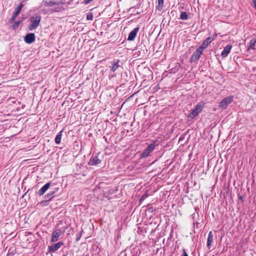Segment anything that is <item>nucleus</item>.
Wrapping results in <instances>:
<instances>
[{"label":"nucleus","mask_w":256,"mask_h":256,"mask_svg":"<svg viewBox=\"0 0 256 256\" xmlns=\"http://www.w3.org/2000/svg\"><path fill=\"white\" fill-rule=\"evenodd\" d=\"M204 104L205 103L204 102H200L197 104L194 108L190 111L188 116L191 119L196 118L202 110Z\"/></svg>","instance_id":"f257e3e1"},{"label":"nucleus","mask_w":256,"mask_h":256,"mask_svg":"<svg viewBox=\"0 0 256 256\" xmlns=\"http://www.w3.org/2000/svg\"><path fill=\"white\" fill-rule=\"evenodd\" d=\"M234 96H230L223 98L219 103L218 108L222 110L226 109L229 104L234 101Z\"/></svg>","instance_id":"f03ea898"},{"label":"nucleus","mask_w":256,"mask_h":256,"mask_svg":"<svg viewBox=\"0 0 256 256\" xmlns=\"http://www.w3.org/2000/svg\"><path fill=\"white\" fill-rule=\"evenodd\" d=\"M40 17H30L28 20L30 24L28 26L29 30L32 31L36 30L40 24Z\"/></svg>","instance_id":"7ed1b4c3"},{"label":"nucleus","mask_w":256,"mask_h":256,"mask_svg":"<svg viewBox=\"0 0 256 256\" xmlns=\"http://www.w3.org/2000/svg\"><path fill=\"white\" fill-rule=\"evenodd\" d=\"M102 162V159L98 158L97 154H92L91 156L88 164L90 166H95L100 164Z\"/></svg>","instance_id":"20e7f679"},{"label":"nucleus","mask_w":256,"mask_h":256,"mask_svg":"<svg viewBox=\"0 0 256 256\" xmlns=\"http://www.w3.org/2000/svg\"><path fill=\"white\" fill-rule=\"evenodd\" d=\"M202 52L203 51L198 48L190 56V62H193L198 60Z\"/></svg>","instance_id":"39448f33"},{"label":"nucleus","mask_w":256,"mask_h":256,"mask_svg":"<svg viewBox=\"0 0 256 256\" xmlns=\"http://www.w3.org/2000/svg\"><path fill=\"white\" fill-rule=\"evenodd\" d=\"M64 244V242H59L56 244H52L50 246H48V252L54 253L58 250L62 245Z\"/></svg>","instance_id":"423d86ee"},{"label":"nucleus","mask_w":256,"mask_h":256,"mask_svg":"<svg viewBox=\"0 0 256 256\" xmlns=\"http://www.w3.org/2000/svg\"><path fill=\"white\" fill-rule=\"evenodd\" d=\"M36 36L34 33H28L24 37V42L28 44H30L35 41Z\"/></svg>","instance_id":"0eeeda50"},{"label":"nucleus","mask_w":256,"mask_h":256,"mask_svg":"<svg viewBox=\"0 0 256 256\" xmlns=\"http://www.w3.org/2000/svg\"><path fill=\"white\" fill-rule=\"evenodd\" d=\"M62 234V232L60 229H56L54 230L52 234L51 242H56L58 241Z\"/></svg>","instance_id":"6e6552de"},{"label":"nucleus","mask_w":256,"mask_h":256,"mask_svg":"<svg viewBox=\"0 0 256 256\" xmlns=\"http://www.w3.org/2000/svg\"><path fill=\"white\" fill-rule=\"evenodd\" d=\"M232 48V45L230 44H227L221 53L222 56L224 58L226 57L230 53Z\"/></svg>","instance_id":"1a4fd4ad"},{"label":"nucleus","mask_w":256,"mask_h":256,"mask_svg":"<svg viewBox=\"0 0 256 256\" xmlns=\"http://www.w3.org/2000/svg\"><path fill=\"white\" fill-rule=\"evenodd\" d=\"M51 185L50 182H48L46 184L41 188L39 190L37 194L38 196H42L50 188Z\"/></svg>","instance_id":"9d476101"},{"label":"nucleus","mask_w":256,"mask_h":256,"mask_svg":"<svg viewBox=\"0 0 256 256\" xmlns=\"http://www.w3.org/2000/svg\"><path fill=\"white\" fill-rule=\"evenodd\" d=\"M139 30V27L137 26L136 27L134 30H132L130 32V33L128 40L130 41H132L134 40Z\"/></svg>","instance_id":"9b49d317"},{"label":"nucleus","mask_w":256,"mask_h":256,"mask_svg":"<svg viewBox=\"0 0 256 256\" xmlns=\"http://www.w3.org/2000/svg\"><path fill=\"white\" fill-rule=\"evenodd\" d=\"M211 42L210 37L207 38L203 41L202 44L198 46V48L204 51Z\"/></svg>","instance_id":"f8f14e48"},{"label":"nucleus","mask_w":256,"mask_h":256,"mask_svg":"<svg viewBox=\"0 0 256 256\" xmlns=\"http://www.w3.org/2000/svg\"><path fill=\"white\" fill-rule=\"evenodd\" d=\"M58 188H56L54 190L50 191L44 196V198L46 200H50L53 198L54 197L56 193L58 191Z\"/></svg>","instance_id":"ddd939ff"},{"label":"nucleus","mask_w":256,"mask_h":256,"mask_svg":"<svg viewBox=\"0 0 256 256\" xmlns=\"http://www.w3.org/2000/svg\"><path fill=\"white\" fill-rule=\"evenodd\" d=\"M213 237H214V236H213L212 232V231L210 232L208 234V238L207 239V244H206L207 247L208 248H210L212 245V243L213 242Z\"/></svg>","instance_id":"4468645a"},{"label":"nucleus","mask_w":256,"mask_h":256,"mask_svg":"<svg viewBox=\"0 0 256 256\" xmlns=\"http://www.w3.org/2000/svg\"><path fill=\"white\" fill-rule=\"evenodd\" d=\"M256 44V38H252L250 40V42L248 44L247 52H248L250 49L254 50Z\"/></svg>","instance_id":"2eb2a0df"},{"label":"nucleus","mask_w":256,"mask_h":256,"mask_svg":"<svg viewBox=\"0 0 256 256\" xmlns=\"http://www.w3.org/2000/svg\"><path fill=\"white\" fill-rule=\"evenodd\" d=\"M23 7V4L22 3H20L18 6L15 8L14 11L13 13V16H17L21 11L22 8Z\"/></svg>","instance_id":"dca6fc26"},{"label":"nucleus","mask_w":256,"mask_h":256,"mask_svg":"<svg viewBox=\"0 0 256 256\" xmlns=\"http://www.w3.org/2000/svg\"><path fill=\"white\" fill-rule=\"evenodd\" d=\"M120 66L118 64V61L114 62L112 64V66H110V70H111L110 73L112 72H116Z\"/></svg>","instance_id":"f3484780"},{"label":"nucleus","mask_w":256,"mask_h":256,"mask_svg":"<svg viewBox=\"0 0 256 256\" xmlns=\"http://www.w3.org/2000/svg\"><path fill=\"white\" fill-rule=\"evenodd\" d=\"M63 132V130H62L56 136L55 138V142L56 144H60L61 142V139L62 137V133Z\"/></svg>","instance_id":"a211bd4d"},{"label":"nucleus","mask_w":256,"mask_h":256,"mask_svg":"<svg viewBox=\"0 0 256 256\" xmlns=\"http://www.w3.org/2000/svg\"><path fill=\"white\" fill-rule=\"evenodd\" d=\"M181 68V64L180 63L177 62L176 63L175 66L172 68L170 70L171 73H176V72H178L180 68Z\"/></svg>","instance_id":"6ab92c4d"},{"label":"nucleus","mask_w":256,"mask_h":256,"mask_svg":"<svg viewBox=\"0 0 256 256\" xmlns=\"http://www.w3.org/2000/svg\"><path fill=\"white\" fill-rule=\"evenodd\" d=\"M64 10V8L63 7V4H56L54 6V10L57 12H62Z\"/></svg>","instance_id":"aec40b11"},{"label":"nucleus","mask_w":256,"mask_h":256,"mask_svg":"<svg viewBox=\"0 0 256 256\" xmlns=\"http://www.w3.org/2000/svg\"><path fill=\"white\" fill-rule=\"evenodd\" d=\"M22 22V20H18L15 22L14 24L11 26V28L13 30H16L19 26L20 24Z\"/></svg>","instance_id":"412c9836"},{"label":"nucleus","mask_w":256,"mask_h":256,"mask_svg":"<svg viewBox=\"0 0 256 256\" xmlns=\"http://www.w3.org/2000/svg\"><path fill=\"white\" fill-rule=\"evenodd\" d=\"M150 150H148V148H146V150H144V152L142 153L141 154V157L142 158H146L148 156V155L150 154Z\"/></svg>","instance_id":"4be33fe9"},{"label":"nucleus","mask_w":256,"mask_h":256,"mask_svg":"<svg viewBox=\"0 0 256 256\" xmlns=\"http://www.w3.org/2000/svg\"><path fill=\"white\" fill-rule=\"evenodd\" d=\"M157 142H154V144H150L146 148L148 149L150 152H151L154 148L155 146H158Z\"/></svg>","instance_id":"5701e85b"},{"label":"nucleus","mask_w":256,"mask_h":256,"mask_svg":"<svg viewBox=\"0 0 256 256\" xmlns=\"http://www.w3.org/2000/svg\"><path fill=\"white\" fill-rule=\"evenodd\" d=\"M157 142H154V144H150L146 148L148 149L150 152H151L154 148L155 146H158Z\"/></svg>","instance_id":"b1692460"},{"label":"nucleus","mask_w":256,"mask_h":256,"mask_svg":"<svg viewBox=\"0 0 256 256\" xmlns=\"http://www.w3.org/2000/svg\"><path fill=\"white\" fill-rule=\"evenodd\" d=\"M189 17H178V20L176 21V24L178 23L182 24V22L180 21L181 20H186Z\"/></svg>","instance_id":"393cba45"},{"label":"nucleus","mask_w":256,"mask_h":256,"mask_svg":"<svg viewBox=\"0 0 256 256\" xmlns=\"http://www.w3.org/2000/svg\"><path fill=\"white\" fill-rule=\"evenodd\" d=\"M217 37V34L214 33L211 37H210V39L211 40V42H212Z\"/></svg>","instance_id":"a878e982"},{"label":"nucleus","mask_w":256,"mask_h":256,"mask_svg":"<svg viewBox=\"0 0 256 256\" xmlns=\"http://www.w3.org/2000/svg\"><path fill=\"white\" fill-rule=\"evenodd\" d=\"M238 198L239 200H240L241 202H244V197L242 195L240 194H238Z\"/></svg>","instance_id":"bb28decb"},{"label":"nucleus","mask_w":256,"mask_h":256,"mask_svg":"<svg viewBox=\"0 0 256 256\" xmlns=\"http://www.w3.org/2000/svg\"><path fill=\"white\" fill-rule=\"evenodd\" d=\"M182 256H188V254H187L186 249L183 248L182 249Z\"/></svg>","instance_id":"cd10ccee"},{"label":"nucleus","mask_w":256,"mask_h":256,"mask_svg":"<svg viewBox=\"0 0 256 256\" xmlns=\"http://www.w3.org/2000/svg\"><path fill=\"white\" fill-rule=\"evenodd\" d=\"M170 192L168 190H166V193L164 194V198H166V196L168 195V196H169L170 195Z\"/></svg>","instance_id":"c85d7f7f"},{"label":"nucleus","mask_w":256,"mask_h":256,"mask_svg":"<svg viewBox=\"0 0 256 256\" xmlns=\"http://www.w3.org/2000/svg\"><path fill=\"white\" fill-rule=\"evenodd\" d=\"M93 0H83V3L84 4H88Z\"/></svg>","instance_id":"c756f323"},{"label":"nucleus","mask_w":256,"mask_h":256,"mask_svg":"<svg viewBox=\"0 0 256 256\" xmlns=\"http://www.w3.org/2000/svg\"><path fill=\"white\" fill-rule=\"evenodd\" d=\"M252 5L255 8H256V0H252Z\"/></svg>","instance_id":"7c9ffc66"},{"label":"nucleus","mask_w":256,"mask_h":256,"mask_svg":"<svg viewBox=\"0 0 256 256\" xmlns=\"http://www.w3.org/2000/svg\"><path fill=\"white\" fill-rule=\"evenodd\" d=\"M180 16H188L187 14L185 12H181Z\"/></svg>","instance_id":"2f4dec72"},{"label":"nucleus","mask_w":256,"mask_h":256,"mask_svg":"<svg viewBox=\"0 0 256 256\" xmlns=\"http://www.w3.org/2000/svg\"><path fill=\"white\" fill-rule=\"evenodd\" d=\"M146 198V196H142L140 199V202H142V200H144Z\"/></svg>","instance_id":"473e14b6"},{"label":"nucleus","mask_w":256,"mask_h":256,"mask_svg":"<svg viewBox=\"0 0 256 256\" xmlns=\"http://www.w3.org/2000/svg\"><path fill=\"white\" fill-rule=\"evenodd\" d=\"M16 17H12L10 19L9 21L10 22H12L14 20Z\"/></svg>","instance_id":"72a5a7b5"},{"label":"nucleus","mask_w":256,"mask_h":256,"mask_svg":"<svg viewBox=\"0 0 256 256\" xmlns=\"http://www.w3.org/2000/svg\"><path fill=\"white\" fill-rule=\"evenodd\" d=\"M46 2L48 4V6H52V4H54V3L52 2H50L48 3H47V2Z\"/></svg>","instance_id":"f704fd0d"},{"label":"nucleus","mask_w":256,"mask_h":256,"mask_svg":"<svg viewBox=\"0 0 256 256\" xmlns=\"http://www.w3.org/2000/svg\"><path fill=\"white\" fill-rule=\"evenodd\" d=\"M176 11H175V10H172V11L171 12V14L172 15V16H174L175 14H176Z\"/></svg>","instance_id":"c9c22d12"},{"label":"nucleus","mask_w":256,"mask_h":256,"mask_svg":"<svg viewBox=\"0 0 256 256\" xmlns=\"http://www.w3.org/2000/svg\"><path fill=\"white\" fill-rule=\"evenodd\" d=\"M93 17H86L87 20H92Z\"/></svg>","instance_id":"e433bc0d"},{"label":"nucleus","mask_w":256,"mask_h":256,"mask_svg":"<svg viewBox=\"0 0 256 256\" xmlns=\"http://www.w3.org/2000/svg\"><path fill=\"white\" fill-rule=\"evenodd\" d=\"M163 4H164V0H161V9L162 8Z\"/></svg>","instance_id":"4c0bfd02"},{"label":"nucleus","mask_w":256,"mask_h":256,"mask_svg":"<svg viewBox=\"0 0 256 256\" xmlns=\"http://www.w3.org/2000/svg\"><path fill=\"white\" fill-rule=\"evenodd\" d=\"M80 236L77 237L76 238V240L78 241V240H80Z\"/></svg>","instance_id":"58836bf2"},{"label":"nucleus","mask_w":256,"mask_h":256,"mask_svg":"<svg viewBox=\"0 0 256 256\" xmlns=\"http://www.w3.org/2000/svg\"><path fill=\"white\" fill-rule=\"evenodd\" d=\"M111 76H113V77H114H114H115V76H116V74H111Z\"/></svg>","instance_id":"ea45409f"},{"label":"nucleus","mask_w":256,"mask_h":256,"mask_svg":"<svg viewBox=\"0 0 256 256\" xmlns=\"http://www.w3.org/2000/svg\"><path fill=\"white\" fill-rule=\"evenodd\" d=\"M158 6L160 5V0H158Z\"/></svg>","instance_id":"a19ab883"},{"label":"nucleus","mask_w":256,"mask_h":256,"mask_svg":"<svg viewBox=\"0 0 256 256\" xmlns=\"http://www.w3.org/2000/svg\"><path fill=\"white\" fill-rule=\"evenodd\" d=\"M164 12H162V14H164V16L166 14H164Z\"/></svg>","instance_id":"79ce46f5"},{"label":"nucleus","mask_w":256,"mask_h":256,"mask_svg":"<svg viewBox=\"0 0 256 256\" xmlns=\"http://www.w3.org/2000/svg\"><path fill=\"white\" fill-rule=\"evenodd\" d=\"M160 32H159L158 34V36H160Z\"/></svg>","instance_id":"37998d69"},{"label":"nucleus","mask_w":256,"mask_h":256,"mask_svg":"<svg viewBox=\"0 0 256 256\" xmlns=\"http://www.w3.org/2000/svg\"><path fill=\"white\" fill-rule=\"evenodd\" d=\"M170 20H172V18H171V17H170Z\"/></svg>","instance_id":"c03bdc74"}]
</instances>
